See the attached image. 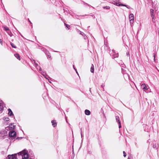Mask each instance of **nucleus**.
<instances>
[{
	"mask_svg": "<svg viewBox=\"0 0 159 159\" xmlns=\"http://www.w3.org/2000/svg\"><path fill=\"white\" fill-rule=\"evenodd\" d=\"M8 114L10 116H11L13 115V112L10 109H8Z\"/></svg>",
	"mask_w": 159,
	"mask_h": 159,
	"instance_id": "obj_10",
	"label": "nucleus"
},
{
	"mask_svg": "<svg viewBox=\"0 0 159 159\" xmlns=\"http://www.w3.org/2000/svg\"><path fill=\"white\" fill-rule=\"evenodd\" d=\"M10 44L11 45V46L13 48H16V47L15 46V44H13V43L11 42Z\"/></svg>",
	"mask_w": 159,
	"mask_h": 159,
	"instance_id": "obj_17",
	"label": "nucleus"
},
{
	"mask_svg": "<svg viewBox=\"0 0 159 159\" xmlns=\"http://www.w3.org/2000/svg\"><path fill=\"white\" fill-rule=\"evenodd\" d=\"M116 121L117 122H118V123H119V122H120V119L119 117L118 116H116Z\"/></svg>",
	"mask_w": 159,
	"mask_h": 159,
	"instance_id": "obj_15",
	"label": "nucleus"
},
{
	"mask_svg": "<svg viewBox=\"0 0 159 159\" xmlns=\"http://www.w3.org/2000/svg\"><path fill=\"white\" fill-rule=\"evenodd\" d=\"M74 69H75V71H76V70L75 69V68H74Z\"/></svg>",
	"mask_w": 159,
	"mask_h": 159,
	"instance_id": "obj_36",
	"label": "nucleus"
},
{
	"mask_svg": "<svg viewBox=\"0 0 159 159\" xmlns=\"http://www.w3.org/2000/svg\"><path fill=\"white\" fill-rule=\"evenodd\" d=\"M114 4L116 5L117 6H125L127 7L128 8H129V7H127V6L125 5H124L123 4H121L120 3V2H114Z\"/></svg>",
	"mask_w": 159,
	"mask_h": 159,
	"instance_id": "obj_4",
	"label": "nucleus"
},
{
	"mask_svg": "<svg viewBox=\"0 0 159 159\" xmlns=\"http://www.w3.org/2000/svg\"><path fill=\"white\" fill-rule=\"evenodd\" d=\"M80 34H81V35H83V34H84V33L83 32H82L80 33Z\"/></svg>",
	"mask_w": 159,
	"mask_h": 159,
	"instance_id": "obj_30",
	"label": "nucleus"
},
{
	"mask_svg": "<svg viewBox=\"0 0 159 159\" xmlns=\"http://www.w3.org/2000/svg\"><path fill=\"white\" fill-rule=\"evenodd\" d=\"M86 36L84 37V39H86Z\"/></svg>",
	"mask_w": 159,
	"mask_h": 159,
	"instance_id": "obj_31",
	"label": "nucleus"
},
{
	"mask_svg": "<svg viewBox=\"0 0 159 159\" xmlns=\"http://www.w3.org/2000/svg\"><path fill=\"white\" fill-rule=\"evenodd\" d=\"M51 123L52 124V125L53 127H55L57 125V123L55 120H52L51 121Z\"/></svg>",
	"mask_w": 159,
	"mask_h": 159,
	"instance_id": "obj_9",
	"label": "nucleus"
},
{
	"mask_svg": "<svg viewBox=\"0 0 159 159\" xmlns=\"http://www.w3.org/2000/svg\"><path fill=\"white\" fill-rule=\"evenodd\" d=\"M28 151L24 149L22 151L19 152L18 154L19 156H21L22 159H27L29 157L28 154Z\"/></svg>",
	"mask_w": 159,
	"mask_h": 159,
	"instance_id": "obj_1",
	"label": "nucleus"
},
{
	"mask_svg": "<svg viewBox=\"0 0 159 159\" xmlns=\"http://www.w3.org/2000/svg\"><path fill=\"white\" fill-rule=\"evenodd\" d=\"M150 12L151 14H154V11L153 9H151L150 10Z\"/></svg>",
	"mask_w": 159,
	"mask_h": 159,
	"instance_id": "obj_20",
	"label": "nucleus"
},
{
	"mask_svg": "<svg viewBox=\"0 0 159 159\" xmlns=\"http://www.w3.org/2000/svg\"><path fill=\"white\" fill-rule=\"evenodd\" d=\"M123 154H124V156L125 157L126 156V154L125 152V151H124L123 152Z\"/></svg>",
	"mask_w": 159,
	"mask_h": 159,
	"instance_id": "obj_24",
	"label": "nucleus"
},
{
	"mask_svg": "<svg viewBox=\"0 0 159 159\" xmlns=\"http://www.w3.org/2000/svg\"><path fill=\"white\" fill-rule=\"evenodd\" d=\"M141 87L144 90H148L149 87L148 86H146L145 84H143L141 85Z\"/></svg>",
	"mask_w": 159,
	"mask_h": 159,
	"instance_id": "obj_7",
	"label": "nucleus"
},
{
	"mask_svg": "<svg viewBox=\"0 0 159 159\" xmlns=\"http://www.w3.org/2000/svg\"><path fill=\"white\" fill-rule=\"evenodd\" d=\"M119 124V128H120L121 127V123H120V122H119V123H118Z\"/></svg>",
	"mask_w": 159,
	"mask_h": 159,
	"instance_id": "obj_25",
	"label": "nucleus"
},
{
	"mask_svg": "<svg viewBox=\"0 0 159 159\" xmlns=\"http://www.w3.org/2000/svg\"><path fill=\"white\" fill-rule=\"evenodd\" d=\"M16 132L14 131H11L9 133V136L10 137H14L16 136Z\"/></svg>",
	"mask_w": 159,
	"mask_h": 159,
	"instance_id": "obj_3",
	"label": "nucleus"
},
{
	"mask_svg": "<svg viewBox=\"0 0 159 159\" xmlns=\"http://www.w3.org/2000/svg\"><path fill=\"white\" fill-rule=\"evenodd\" d=\"M153 57H154V59H155V54H153Z\"/></svg>",
	"mask_w": 159,
	"mask_h": 159,
	"instance_id": "obj_29",
	"label": "nucleus"
},
{
	"mask_svg": "<svg viewBox=\"0 0 159 159\" xmlns=\"http://www.w3.org/2000/svg\"><path fill=\"white\" fill-rule=\"evenodd\" d=\"M15 127V126L12 125L11 124L8 127H7L6 128V129L7 130H12L14 129Z\"/></svg>",
	"mask_w": 159,
	"mask_h": 159,
	"instance_id": "obj_5",
	"label": "nucleus"
},
{
	"mask_svg": "<svg viewBox=\"0 0 159 159\" xmlns=\"http://www.w3.org/2000/svg\"><path fill=\"white\" fill-rule=\"evenodd\" d=\"M81 137H82V136H83V135H82V130L81 129Z\"/></svg>",
	"mask_w": 159,
	"mask_h": 159,
	"instance_id": "obj_28",
	"label": "nucleus"
},
{
	"mask_svg": "<svg viewBox=\"0 0 159 159\" xmlns=\"http://www.w3.org/2000/svg\"><path fill=\"white\" fill-rule=\"evenodd\" d=\"M29 21L31 23H32L29 20Z\"/></svg>",
	"mask_w": 159,
	"mask_h": 159,
	"instance_id": "obj_34",
	"label": "nucleus"
},
{
	"mask_svg": "<svg viewBox=\"0 0 159 159\" xmlns=\"http://www.w3.org/2000/svg\"><path fill=\"white\" fill-rule=\"evenodd\" d=\"M0 43L2 44V41L0 39Z\"/></svg>",
	"mask_w": 159,
	"mask_h": 159,
	"instance_id": "obj_27",
	"label": "nucleus"
},
{
	"mask_svg": "<svg viewBox=\"0 0 159 159\" xmlns=\"http://www.w3.org/2000/svg\"><path fill=\"white\" fill-rule=\"evenodd\" d=\"M14 56L15 57H16L19 60H20V55H19V54L18 53H16V54H14Z\"/></svg>",
	"mask_w": 159,
	"mask_h": 159,
	"instance_id": "obj_12",
	"label": "nucleus"
},
{
	"mask_svg": "<svg viewBox=\"0 0 159 159\" xmlns=\"http://www.w3.org/2000/svg\"><path fill=\"white\" fill-rule=\"evenodd\" d=\"M65 25L66 26V27L67 28L69 29V26L67 24H65Z\"/></svg>",
	"mask_w": 159,
	"mask_h": 159,
	"instance_id": "obj_23",
	"label": "nucleus"
},
{
	"mask_svg": "<svg viewBox=\"0 0 159 159\" xmlns=\"http://www.w3.org/2000/svg\"><path fill=\"white\" fill-rule=\"evenodd\" d=\"M4 120L6 121H8L9 120V118L8 117H5L4 118Z\"/></svg>",
	"mask_w": 159,
	"mask_h": 159,
	"instance_id": "obj_18",
	"label": "nucleus"
},
{
	"mask_svg": "<svg viewBox=\"0 0 159 159\" xmlns=\"http://www.w3.org/2000/svg\"><path fill=\"white\" fill-rule=\"evenodd\" d=\"M19 138H20V139H21V138H21H21H17V139H19Z\"/></svg>",
	"mask_w": 159,
	"mask_h": 159,
	"instance_id": "obj_32",
	"label": "nucleus"
},
{
	"mask_svg": "<svg viewBox=\"0 0 159 159\" xmlns=\"http://www.w3.org/2000/svg\"><path fill=\"white\" fill-rule=\"evenodd\" d=\"M4 29L5 30L7 31L9 30V29L7 27H4Z\"/></svg>",
	"mask_w": 159,
	"mask_h": 159,
	"instance_id": "obj_19",
	"label": "nucleus"
},
{
	"mask_svg": "<svg viewBox=\"0 0 159 159\" xmlns=\"http://www.w3.org/2000/svg\"><path fill=\"white\" fill-rule=\"evenodd\" d=\"M90 71L91 72L93 73L94 71V66L93 64L92 65L91 68H90Z\"/></svg>",
	"mask_w": 159,
	"mask_h": 159,
	"instance_id": "obj_14",
	"label": "nucleus"
},
{
	"mask_svg": "<svg viewBox=\"0 0 159 159\" xmlns=\"http://www.w3.org/2000/svg\"><path fill=\"white\" fill-rule=\"evenodd\" d=\"M35 66H36V68L37 69H39V71H40L41 70V69L40 68V67L38 66V65L37 64H35Z\"/></svg>",
	"mask_w": 159,
	"mask_h": 159,
	"instance_id": "obj_16",
	"label": "nucleus"
},
{
	"mask_svg": "<svg viewBox=\"0 0 159 159\" xmlns=\"http://www.w3.org/2000/svg\"><path fill=\"white\" fill-rule=\"evenodd\" d=\"M152 21L153 22H155V20L154 19V18H153V19H152Z\"/></svg>",
	"mask_w": 159,
	"mask_h": 159,
	"instance_id": "obj_26",
	"label": "nucleus"
},
{
	"mask_svg": "<svg viewBox=\"0 0 159 159\" xmlns=\"http://www.w3.org/2000/svg\"><path fill=\"white\" fill-rule=\"evenodd\" d=\"M85 114L87 115H89L90 114V111L88 110H86L85 111Z\"/></svg>",
	"mask_w": 159,
	"mask_h": 159,
	"instance_id": "obj_11",
	"label": "nucleus"
},
{
	"mask_svg": "<svg viewBox=\"0 0 159 159\" xmlns=\"http://www.w3.org/2000/svg\"><path fill=\"white\" fill-rule=\"evenodd\" d=\"M76 73L78 74V73L77 72V71L76 70Z\"/></svg>",
	"mask_w": 159,
	"mask_h": 159,
	"instance_id": "obj_35",
	"label": "nucleus"
},
{
	"mask_svg": "<svg viewBox=\"0 0 159 159\" xmlns=\"http://www.w3.org/2000/svg\"><path fill=\"white\" fill-rule=\"evenodd\" d=\"M4 104L2 102H0V111H2L4 108Z\"/></svg>",
	"mask_w": 159,
	"mask_h": 159,
	"instance_id": "obj_8",
	"label": "nucleus"
},
{
	"mask_svg": "<svg viewBox=\"0 0 159 159\" xmlns=\"http://www.w3.org/2000/svg\"><path fill=\"white\" fill-rule=\"evenodd\" d=\"M112 55L114 58L117 57L118 56V53H116L115 52H113Z\"/></svg>",
	"mask_w": 159,
	"mask_h": 159,
	"instance_id": "obj_13",
	"label": "nucleus"
},
{
	"mask_svg": "<svg viewBox=\"0 0 159 159\" xmlns=\"http://www.w3.org/2000/svg\"><path fill=\"white\" fill-rule=\"evenodd\" d=\"M134 16L133 14H130L129 16V22L131 25H132L134 20Z\"/></svg>",
	"mask_w": 159,
	"mask_h": 159,
	"instance_id": "obj_2",
	"label": "nucleus"
},
{
	"mask_svg": "<svg viewBox=\"0 0 159 159\" xmlns=\"http://www.w3.org/2000/svg\"><path fill=\"white\" fill-rule=\"evenodd\" d=\"M17 156L16 154L9 155L8 156V159H15Z\"/></svg>",
	"mask_w": 159,
	"mask_h": 159,
	"instance_id": "obj_6",
	"label": "nucleus"
},
{
	"mask_svg": "<svg viewBox=\"0 0 159 159\" xmlns=\"http://www.w3.org/2000/svg\"><path fill=\"white\" fill-rule=\"evenodd\" d=\"M104 8H105L107 9H110V7L109 6H106L105 7H104Z\"/></svg>",
	"mask_w": 159,
	"mask_h": 159,
	"instance_id": "obj_22",
	"label": "nucleus"
},
{
	"mask_svg": "<svg viewBox=\"0 0 159 159\" xmlns=\"http://www.w3.org/2000/svg\"><path fill=\"white\" fill-rule=\"evenodd\" d=\"M151 15L152 18L153 19V18H154V15L153 14H151Z\"/></svg>",
	"mask_w": 159,
	"mask_h": 159,
	"instance_id": "obj_21",
	"label": "nucleus"
},
{
	"mask_svg": "<svg viewBox=\"0 0 159 159\" xmlns=\"http://www.w3.org/2000/svg\"><path fill=\"white\" fill-rule=\"evenodd\" d=\"M129 54V52H127V55H128Z\"/></svg>",
	"mask_w": 159,
	"mask_h": 159,
	"instance_id": "obj_33",
	"label": "nucleus"
}]
</instances>
